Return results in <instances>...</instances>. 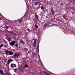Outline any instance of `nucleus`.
<instances>
[{"mask_svg": "<svg viewBox=\"0 0 75 75\" xmlns=\"http://www.w3.org/2000/svg\"><path fill=\"white\" fill-rule=\"evenodd\" d=\"M5 52L6 53V55H12L14 54V53L10 51H8V50H6L5 51Z\"/></svg>", "mask_w": 75, "mask_h": 75, "instance_id": "nucleus-1", "label": "nucleus"}, {"mask_svg": "<svg viewBox=\"0 0 75 75\" xmlns=\"http://www.w3.org/2000/svg\"><path fill=\"white\" fill-rule=\"evenodd\" d=\"M8 34L9 35H11V36H16V35H17V34H16V33H14L13 32H11L10 31H8Z\"/></svg>", "mask_w": 75, "mask_h": 75, "instance_id": "nucleus-2", "label": "nucleus"}, {"mask_svg": "<svg viewBox=\"0 0 75 75\" xmlns=\"http://www.w3.org/2000/svg\"><path fill=\"white\" fill-rule=\"evenodd\" d=\"M19 71H21V72H23L24 69H25V68L23 67H20L19 69Z\"/></svg>", "mask_w": 75, "mask_h": 75, "instance_id": "nucleus-3", "label": "nucleus"}, {"mask_svg": "<svg viewBox=\"0 0 75 75\" xmlns=\"http://www.w3.org/2000/svg\"><path fill=\"white\" fill-rule=\"evenodd\" d=\"M9 44L11 46H13L15 44V41H13L12 42H11L9 43Z\"/></svg>", "mask_w": 75, "mask_h": 75, "instance_id": "nucleus-4", "label": "nucleus"}, {"mask_svg": "<svg viewBox=\"0 0 75 75\" xmlns=\"http://www.w3.org/2000/svg\"><path fill=\"white\" fill-rule=\"evenodd\" d=\"M36 42H37V40L35 39L34 40V43L33 45L34 47H35L36 46Z\"/></svg>", "mask_w": 75, "mask_h": 75, "instance_id": "nucleus-5", "label": "nucleus"}, {"mask_svg": "<svg viewBox=\"0 0 75 75\" xmlns=\"http://www.w3.org/2000/svg\"><path fill=\"white\" fill-rule=\"evenodd\" d=\"M51 11L52 13V15L53 16H55V13L54 12V11L53 9L51 10Z\"/></svg>", "mask_w": 75, "mask_h": 75, "instance_id": "nucleus-6", "label": "nucleus"}, {"mask_svg": "<svg viewBox=\"0 0 75 75\" xmlns=\"http://www.w3.org/2000/svg\"><path fill=\"white\" fill-rule=\"evenodd\" d=\"M13 59H9L8 60V62H7V64H9L11 62H12L13 61Z\"/></svg>", "mask_w": 75, "mask_h": 75, "instance_id": "nucleus-7", "label": "nucleus"}, {"mask_svg": "<svg viewBox=\"0 0 75 75\" xmlns=\"http://www.w3.org/2000/svg\"><path fill=\"white\" fill-rule=\"evenodd\" d=\"M2 26L3 27H4H4H5V28H6V29H8V27L5 26V24L3 25Z\"/></svg>", "mask_w": 75, "mask_h": 75, "instance_id": "nucleus-8", "label": "nucleus"}, {"mask_svg": "<svg viewBox=\"0 0 75 75\" xmlns=\"http://www.w3.org/2000/svg\"><path fill=\"white\" fill-rule=\"evenodd\" d=\"M11 67H16V65L15 64H13L11 65Z\"/></svg>", "mask_w": 75, "mask_h": 75, "instance_id": "nucleus-9", "label": "nucleus"}, {"mask_svg": "<svg viewBox=\"0 0 75 75\" xmlns=\"http://www.w3.org/2000/svg\"><path fill=\"white\" fill-rule=\"evenodd\" d=\"M13 56L15 57H18L19 56V54L16 53L14 54Z\"/></svg>", "mask_w": 75, "mask_h": 75, "instance_id": "nucleus-10", "label": "nucleus"}, {"mask_svg": "<svg viewBox=\"0 0 75 75\" xmlns=\"http://www.w3.org/2000/svg\"><path fill=\"white\" fill-rule=\"evenodd\" d=\"M22 21H23V19H22V18L20 19L19 20V23H21V22H22Z\"/></svg>", "mask_w": 75, "mask_h": 75, "instance_id": "nucleus-11", "label": "nucleus"}, {"mask_svg": "<svg viewBox=\"0 0 75 75\" xmlns=\"http://www.w3.org/2000/svg\"><path fill=\"white\" fill-rule=\"evenodd\" d=\"M21 43L23 44H25V42H24L23 40H21Z\"/></svg>", "mask_w": 75, "mask_h": 75, "instance_id": "nucleus-12", "label": "nucleus"}, {"mask_svg": "<svg viewBox=\"0 0 75 75\" xmlns=\"http://www.w3.org/2000/svg\"><path fill=\"white\" fill-rule=\"evenodd\" d=\"M7 40L9 42H10V41H11V39L10 38H8L7 39Z\"/></svg>", "mask_w": 75, "mask_h": 75, "instance_id": "nucleus-13", "label": "nucleus"}, {"mask_svg": "<svg viewBox=\"0 0 75 75\" xmlns=\"http://www.w3.org/2000/svg\"><path fill=\"white\" fill-rule=\"evenodd\" d=\"M0 73H1V74H3V70H0Z\"/></svg>", "mask_w": 75, "mask_h": 75, "instance_id": "nucleus-14", "label": "nucleus"}, {"mask_svg": "<svg viewBox=\"0 0 75 75\" xmlns=\"http://www.w3.org/2000/svg\"><path fill=\"white\" fill-rule=\"evenodd\" d=\"M48 25V24L47 23H46L44 25V28H45Z\"/></svg>", "mask_w": 75, "mask_h": 75, "instance_id": "nucleus-15", "label": "nucleus"}, {"mask_svg": "<svg viewBox=\"0 0 75 75\" xmlns=\"http://www.w3.org/2000/svg\"><path fill=\"white\" fill-rule=\"evenodd\" d=\"M25 68H27V67H28V65L27 64H25Z\"/></svg>", "mask_w": 75, "mask_h": 75, "instance_id": "nucleus-16", "label": "nucleus"}, {"mask_svg": "<svg viewBox=\"0 0 75 75\" xmlns=\"http://www.w3.org/2000/svg\"><path fill=\"white\" fill-rule=\"evenodd\" d=\"M17 69H18V68L16 69H14V71L15 72H17Z\"/></svg>", "mask_w": 75, "mask_h": 75, "instance_id": "nucleus-17", "label": "nucleus"}, {"mask_svg": "<svg viewBox=\"0 0 75 75\" xmlns=\"http://www.w3.org/2000/svg\"><path fill=\"white\" fill-rule=\"evenodd\" d=\"M41 8L42 10H44V6H42L41 7Z\"/></svg>", "mask_w": 75, "mask_h": 75, "instance_id": "nucleus-18", "label": "nucleus"}, {"mask_svg": "<svg viewBox=\"0 0 75 75\" xmlns=\"http://www.w3.org/2000/svg\"><path fill=\"white\" fill-rule=\"evenodd\" d=\"M3 46V45L2 44L0 45V48H1Z\"/></svg>", "mask_w": 75, "mask_h": 75, "instance_id": "nucleus-19", "label": "nucleus"}, {"mask_svg": "<svg viewBox=\"0 0 75 75\" xmlns=\"http://www.w3.org/2000/svg\"><path fill=\"white\" fill-rule=\"evenodd\" d=\"M15 47H18V44H16L15 45Z\"/></svg>", "mask_w": 75, "mask_h": 75, "instance_id": "nucleus-20", "label": "nucleus"}, {"mask_svg": "<svg viewBox=\"0 0 75 75\" xmlns=\"http://www.w3.org/2000/svg\"><path fill=\"white\" fill-rule=\"evenodd\" d=\"M35 5H37V2H35Z\"/></svg>", "mask_w": 75, "mask_h": 75, "instance_id": "nucleus-21", "label": "nucleus"}, {"mask_svg": "<svg viewBox=\"0 0 75 75\" xmlns=\"http://www.w3.org/2000/svg\"><path fill=\"white\" fill-rule=\"evenodd\" d=\"M35 18H38V17L37 16L35 15Z\"/></svg>", "mask_w": 75, "mask_h": 75, "instance_id": "nucleus-22", "label": "nucleus"}, {"mask_svg": "<svg viewBox=\"0 0 75 75\" xmlns=\"http://www.w3.org/2000/svg\"><path fill=\"white\" fill-rule=\"evenodd\" d=\"M35 27H36V28H38V26H37V25H35Z\"/></svg>", "mask_w": 75, "mask_h": 75, "instance_id": "nucleus-23", "label": "nucleus"}, {"mask_svg": "<svg viewBox=\"0 0 75 75\" xmlns=\"http://www.w3.org/2000/svg\"><path fill=\"white\" fill-rule=\"evenodd\" d=\"M2 75H6V74H4V73H3V74H2Z\"/></svg>", "mask_w": 75, "mask_h": 75, "instance_id": "nucleus-24", "label": "nucleus"}, {"mask_svg": "<svg viewBox=\"0 0 75 75\" xmlns=\"http://www.w3.org/2000/svg\"><path fill=\"white\" fill-rule=\"evenodd\" d=\"M29 30H30L29 29H27V30H28V31H29Z\"/></svg>", "mask_w": 75, "mask_h": 75, "instance_id": "nucleus-25", "label": "nucleus"}, {"mask_svg": "<svg viewBox=\"0 0 75 75\" xmlns=\"http://www.w3.org/2000/svg\"><path fill=\"white\" fill-rule=\"evenodd\" d=\"M4 47H6V48H7V46H6L5 45Z\"/></svg>", "mask_w": 75, "mask_h": 75, "instance_id": "nucleus-26", "label": "nucleus"}, {"mask_svg": "<svg viewBox=\"0 0 75 75\" xmlns=\"http://www.w3.org/2000/svg\"><path fill=\"white\" fill-rule=\"evenodd\" d=\"M6 37H8V36L7 35H6Z\"/></svg>", "mask_w": 75, "mask_h": 75, "instance_id": "nucleus-27", "label": "nucleus"}, {"mask_svg": "<svg viewBox=\"0 0 75 75\" xmlns=\"http://www.w3.org/2000/svg\"><path fill=\"white\" fill-rule=\"evenodd\" d=\"M11 22L13 23V21H11Z\"/></svg>", "mask_w": 75, "mask_h": 75, "instance_id": "nucleus-28", "label": "nucleus"}, {"mask_svg": "<svg viewBox=\"0 0 75 75\" xmlns=\"http://www.w3.org/2000/svg\"><path fill=\"white\" fill-rule=\"evenodd\" d=\"M25 62H27V61H25Z\"/></svg>", "mask_w": 75, "mask_h": 75, "instance_id": "nucleus-29", "label": "nucleus"}, {"mask_svg": "<svg viewBox=\"0 0 75 75\" xmlns=\"http://www.w3.org/2000/svg\"><path fill=\"white\" fill-rule=\"evenodd\" d=\"M10 21V22H11V21Z\"/></svg>", "mask_w": 75, "mask_h": 75, "instance_id": "nucleus-30", "label": "nucleus"}]
</instances>
